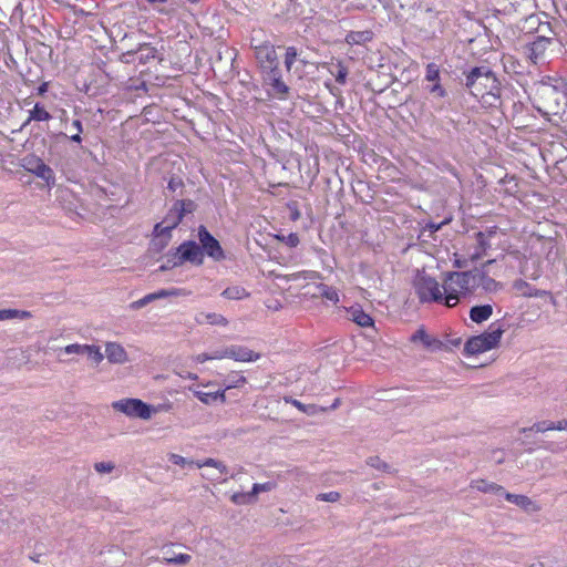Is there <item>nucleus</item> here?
Here are the masks:
<instances>
[{
	"mask_svg": "<svg viewBox=\"0 0 567 567\" xmlns=\"http://www.w3.org/2000/svg\"><path fill=\"white\" fill-rule=\"evenodd\" d=\"M190 558L192 557L188 554H178L174 557L166 558V561L173 565H186L190 561Z\"/></svg>",
	"mask_w": 567,
	"mask_h": 567,
	"instance_id": "bf43d9fd",
	"label": "nucleus"
},
{
	"mask_svg": "<svg viewBox=\"0 0 567 567\" xmlns=\"http://www.w3.org/2000/svg\"><path fill=\"white\" fill-rule=\"evenodd\" d=\"M383 76L384 79H382L381 74H378L375 81H369L368 84L371 86L373 92L379 94L384 92L395 80L391 74H383Z\"/></svg>",
	"mask_w": 567,
	"mask_h": 567,
	"instance_id": "c85d7f7f",
	"label": "nucleus"
},
{
	"mask_svg": "<svg viewBox=\"0 0 567 567\" xmlns=\"http://www.w3.org/2000/svg\"><path fill=\"white\" fill-rule=\"evenodd\" d=\"M163 223L167 224L168 227H172V230L175 229L181 224L179 219L177 218L175 212H173L172 208H169L168 212L166 213Z\"/></svg>",
	"mask_w": 567,
	"mask_h": 567,
	"instance_id": "5fc2aeb1",
	"label": "nucleus"
},
{
	"mask_svg": "<svg viewBox=\"0 0 567 567\" xmlns=\"http://www.w3.org/2000/svg\"><path fill=\"white\" fill-rule=\"evenodd\" d=\"M156 299L166 298L169 296H179L182 293L181 289L172 288V289H161L158 291L152 292Z\"/></svg>",
	"mask_w": 567,
	"mask_h": 567,
	"instance_id": "052dcab7",
	"label": "nucleus"
},
{
	"mask_svg": "<svg viewBox=\"0 0 567 567\" xmlns=\"http://www.w3.org/2000/svg\"><path fill=\"white\" fill-rule=\"evenodd\" d=\"M514 289L520 292V295L524 297H538L545 293V291L532 288V286L528 282L522 279L514 281Z\"/></svg>",
	"mask_w": 567,
	"mask_h": 567,
	"instance_id": "2f4dec72",
	"label": "nucleus"
},
{
	"mask_svg": "<svg viewBox=\"0 0 567 567\" xmlns=\"http://www.w3.org/2000/svg\"><path fill=\"white\" fill-rule=\"evenodd\" d=\"M275 238L281 243H285L290 248L297 247L300 243L299 236L296 233H290L287 236L281 234L276 235Z\"/></svg>",
	"mask_w": 567,
	"mask_h": 567,
	"instance_id": "c03bdc74",
	"label": "nucleus"
},
{
	"mask_svg": "<svg viewBox=\"0 0 567 567\" xmlns=\"http://www.w3.org/2000/svg\"><path fill=\"white\" fill-rule=\"evenodd\" d=\"M255 39L251 40V48L255 51V58L261 69L262 74L270 72L279 68V60L275 49V45L269 41H265L259 44H254Z\"/></svg>",
	"mask_w": 567,
	"mask_h": 567,
	"instance_id": "1a4fd4ad",
	"label": "nucleus"
},
{
	"mask_svg": "<svg viewBox=\"0 0 567 567\" xmlns=\"http://www.w3.org/2000/svg\"><path fill=\"white\" fill-rule=\"evenodd\" d=\"M341 495L339 492L331 491L328 493H320L317 495V499L321 502L334 503L340 499Z\"/></svg>",
	"mask_w": 567,
	"mask_h": 567,
	"instance_id": "6e6d98bb",
	"label": "nucleus"
},
{
	"mask_svg": "<svg viewBox=\"0 0 567 567\" xmlns=\"http://www.w3.org/2000/svg\"><path fill=\"white\" fill-rule=\"evenodd\" d=\"M231 502L237 505H246L255 503V499L250 492L248 493H235L231 496Z\"/></svg>",
	"mask_w": 567,
	"mask_h": 567,
	"instance_id": "de8ad7c7",
	"label": "nucleus"
},
{
	"mask_svg": "<svg viewBox=\"0 0 567 567\" xmlns=\"http://www.w3.org/2000/svg\"><path fill=\"white\" fill-rule=\"evenodd\" d=\"M287 403H291L293 406H296L299 411L306 413L307 415H316L319 411H324L326 409L320 408L316 404H305L296 399L289 398L285 399Z\"/></svg>",
	"mask_w": 567,
	"mask_h": 567,
	"instance_id": "f704fd0d",
	"label": "nucleus"
},
{
	"mask_svg": "<svg viewBox=\"0 0 567 567\" xmlns=\"http://www.w3.org/2000/svg\"><path fill=\"white\" fill-rule=\"evenodd\" d=\"M477 246L475 248V252L471 256L472 260L480 259L488 248H491V244L487 239L486 233L477 231L475 234Z\"/></svg>",
	"mask_w": 567,
	"mask_h": 567,
	"instance_id": "cd10ccee",
	"label": "nucleus"
},
{
	"mask_svg": "<svg viewBox=\"0 0 567 567\" xmlns=\"http://www.w3.org/2000/svg\"><path fill=\"white\" fill-rule=\"evenodd\" d=\"M172 255L174 258H178V262H182V265L189 262L195 266H202L204 264L198 241L193 239L183 241L178 247L174 248Z\"/></svg>",
	"mask_w": 567,
	"mask_h": 567,
	"instance_id": "9b49d317",
	"label": "nucleus"
},
{
	"mask_svg": "<svg viewBox=\"0 0 567 567\" xmlns=\"http://www.w3.org/2000/svg\"><path fill=\"white\" fill-rule=\"evenodd\" d=\"M471 487L475 488L482 493H491L496 496H502L505 494V488L502 485H498L493 482H487L486 480H476L471 483Z\"/></svg>",
	"mask_w": 567,
	"mask_h": 567,
	"instance_id": "b1692460",
	"label": "nucleus"
},
{
	"mask_svg": "<svg viewBox=\"0 0 567 567\" xmlns=\"http://www.w3.org/2000/svg\"><path fill=\"white\" fill-rule=\"evenodd\" d=\"M477 268L468 271H450L445 275L444 291L446 303L457 301L463 295L472 293L477 287Z\"/></svg>",
	"mask_w": 567,
	"mask_h": 567,
	"instance_id": "7ed1b4c3",
	"label": "nucleus"
},
{
	"mask_svg": "<svg viewBox=\"0 0 567 567\" xmlns=\"http://www.w3.org/2000/svg\"><path fill=\"white\" fill-rule=\"evenodd\" d=\"M84 355L91 359L94 363H100L104 358L100 350V347L94 344H87V350L84 353Z\"/></svg>",
	"mask_w": 567,
	"mask_h": 567,
	"instance_id": "49530a36",
	"label": "nucleus"
},
{
	"mask_svg": "<svg viewBox=\"0 0 567 567\" xmlns=\"http://www.w3.org/2000/svg\"><path fill=\"white\" fill-rule=\"evenodd\" d=\"M539 447L545 449V450H547V451H549L551 453H558V452L564 450L563 447H559L554 442H544Z\"/></svg>",
	"mask_w": 567,
	"mask_h": 567,
	"instance_id": "774afa93",
	"label": "nucleus"
},
{
	"mask_svg": "<svg viewBox=\"0 0 567 567\" xmlns=\"http://www.w3.org/2000/svg\"><path fill=\"white\" fill-rule=\"evenodd\" d=\"M52 118V115L40 102H37L32 110L29 111V116L22 124L20 130L25 128L32 121L35 122H48Z\"/></svg>",
	"mask_w": 567,
	"mask_h": 567,
	"instance_id": "412c9836",
	"label": "nucleus"
},
{
	"mask_svg": "<svg viewBox=\"0 0 567 567\" xmlns=\"http://www.w3.org/2000/svg\"><path fill=\"white\" fill-rule=\"evenodd\" d=\"M137 60V51L136 48L127 49L126 51L122 52V54L118 58V61L124 64H131Z\"/></svg>",
	"mask_w": 567,
	"mask_h": 567,
	"instance_id": "8fccbe9b",
	"label": "nucleus"
},
{
	"mask_svg": "<svg viewBox=\"0 0 567 567\" xmlns=\"http://www.w3.org/2000/svg\"><path fill=\"white\" fill-rule=\"evenodd\" d=\"M347 313L350 320L362 328H369L374 326L373 318L367 313L360 305L351 306L347 309Z\"/></svg>",
	"mask_w": 567,
	"mask_h": 567,
	"instance_id": "6ab92c4d",
	"label": "nucleus"
},
{
	"mask_svg": "<svg viewBox=\"0 0 567 567\" xmlns=\"http://www.w3.org/2000/svg\"><path fill=\"white\" fill-rule=\"evenodd\" d=\"M506 101L508 102L507 112L503 113V114L506 115V116L509 114L514 118L515 114L518 111L523 110V103L522 102H516L514 100H506Z\"/></svg>",
	"mask_w": 567,
	"mask_h": 567,
	"instance_id": "e2e57ef3",
	"label": "nucleus"
},
{
	"mask_svg": "<svg viewBox=\"0 0 567 567\" xmlns=\"http://www.w3.org/2000/svg\"><path fill=\"white\" fill-rule=\"evenodd\" d=\"M301 52L296 47H288L285 54V66L287 71H290L293 63L298 61Z\"/></svg>",
	"mask_w": 567,
	"mask_h": 567,
	"instance_id": "ea45409f",
	"label": "nucleus"
},
{
	"mask_svg": "<svg viewBox=\"0 0 567 567\" xmlns=\"http://www.w3.org/2000/svg\"><path fill=\"white\" fill-rule=\"evenodd\" d=\"M504 331L503 324L499 321L491 323L486 331L478 336L470 337L466 340L463 354L471 357L497 348Z\"/></svg>",
	"mask_w": 567,
	"mask_h": 567,
	"instance_id": "20e7f679",
	"label": "nucleus"
},
{
	"mask_svg": "<svg viewBox=\"0 0 567 567\" xmlns=\"http://www.w3.org/2000/svg\"><path fill=\"white\" fill-rule=\"evenodd\" d=\"M194 395L205 404H212L216 402V395H213V392L194 391Z\"/></svg>",
	"mask_w": 567,
	"mask_h": 567,
	"instance_id": "13d9d810",
	"label": "nucleus"
},
{
	"mask_svg": "<svg viewBox=\"0 0 567 567\" xmlns=\"http://www.w3.org/2000/svg\"><path fill=\"white\" fill-rule=\"evenodd\" d=\"M353 6L359 10L373 13L380 10L392 11L394 8L392 0H354Z\"/></svg>",
	"mask_w": 567,
	"mask_h": 567,
	"instance_id": "dca6fc26",
	"label": "nucleus"
},
{
	"mask_svg": "<svg viewBox=\"0 0 567 567\" xmlns=\"http://www.w3.org/2000/svg\"><path fill=\"white\" fill-rule=\"evenodd\" d=\"M501 497H504L509 503H513L525 511H528L533 505V501L525 495L512 494L505 491V494H503Z\"/></svg>",
	"mask_w": 567,
	"mask_h": 567,
	"instance_id": "7c9ffc66",
	"label": "nucleus"
},
{
	"mask_svg": "<svg viewBox=\"0 0 567 567\" xmlns=\"http://www.w3.org/2000/svg\"><path fill=\"white\" fill-rule=\"evenodd\" d=\"M225 354H228V358L240 362H252L260 358L259 353L254 352L247 347L236 344L228 347V352H225Z\"/></svg>",
	"mask_w": 567,
	"mask_h": 567,
	"instance_id": "f3484780",
	"label": "nucleus"
},
{
	"mask_svg": "<svg viewBox=\"0 0 567 567\" xmlns=\"http://www.w3.org/2000/svg\"><path fill=\"white\" fill-rule=\"evenodd\" d=\"M32 317V313L27 310L19 309H0V320H9V319H29Z\"/></svg>",
	"mask_w": 567,
	"mask_h": 567,
	"instance_id": "72a5a7b5",
	"label": "nucleus"
},
{
	"mask_svg": "<svg viewBox=\"0 0 567 567\" xmlns=\"http://www.w3.org/2000/svg\"><path fill=\"white\" fill-rule=\"evenodd\" d=\"M493 313V307L491 305H477L473 306L470 310V318L476 323H482L489 319Z\"/></svg>",
	"mask_w": 567,
	"mask_h": 567,
	"instance_id": "393cba45",
	"label": "nucleus"
},
{
	"mask_svg": "<svg viewBox=\"0 0 567 567\" xmlns=\"http://www.w3.org/2000/svg\"><path fill=\"white\" fill-rule=\"evenodd\" d=\"M184 187H185V184L179 176H177V175L171 176L168 184H167V189L169 192L175 193L176 190L179 189L178 196H184Z\"/></svg>",
	"mask_w": 567,
	"mask_h": 567,
	"instance_id": "37998d69",
	"label": "nucleus"
},
{
	"mask_svg": "<svg viewBox=\"0 0 567 567\" xmlns=\"http://www.w3.org/2000/svg\"><path fill=\"white\" fill-rule=\"evenodd\" d=\"M135 48L137 51V61L140 62V64H147L155 59H157L158 61H163V58L159 55L158 50L151 43L137 42Z\"/></svg>",
	"mask_w": 567,
	"mask_h": 567,
	"instance_id": "aec40b11",
	"label": "nucleus"
},
{
	"mask_svg": "<svg viewBox=\"0 0 567 567\" xmlns=\"http://www.w3.org/2000/svg\"><path fill=\"white\" fill-rule=\"evenodd\" d=\"M293 3V13L301 16L303 19L311 18L312 13L320 8V0H290Z\"/></svg>",
	"mask_w": 567,
	"mask_h": 567,
	"instance_id": "a211bd4d",
	"label": "nucleus"
},
{
	"mask_svg": "<svg viewBox=\"0 0 567 567\" xmlns=\"http://www.w3.org/2000/svg\"><path fill=\"white\" fill-rule=\"evenodd\" d=\"M374 33L371 30H362V31H350L346 35V42L348 44H365L373 39Z\"/></svg>",
	"mask_w": 567,
	"mask_h": 567,
	"instance_id": "a878e982",
	"label": "nucleus"
},
{
	"mask_svg": "<svg viewBox=\"0 0 567 567\" xmlns=\"http://www.w3.org/2000/svg\"><path fill=\"white\" fill-rule=\"evenodd\" d=\"M318 290H319V295L333 302V303H337L339 301V295H338V291L333 288V287H330L328 285H324V284H320L318 286Z\"/></svg>",
	"mask_w": 567,
	"mask_h": 567,
	"instance_id": "4c0bfd02",
	"label": "nucleus"
},
{
	"mask_svg": "<svg viewBox=\"0 0 567 567\" xmlns=\"http://www.w3.org/2000/svg\"><path fill=\"white\" fill-rule=\"evenodd\" d=\"M367 464L384 473H391L392 467L386 462L382 461L379 456H370L367 460Z\"/></svg>",
	"mask_w": 567,
	"mask_h": 567,
	"instance_id": "79ce46f5",
	"label": "nucleus"
},
{
	"mask_svg": "<svg viewBox=\"0 0 567 567\" xmlns=\"http://www.w3.org/2000/svg\"><path fill=\"white\" fill-rule=\"evenodd\" d=\"M153 234L155 237L162 238V248H165L172 238V227L164 226L163 221L157 223L154 226Z\"/></svg>",
	"mask_w": 567,
	"mask_h": 567,
	"instance_id": "473e14b6",
	"label": "nucleus"
},
{
	"mask_svg": "<svg viewBox=\"0 0 567 567\" xmlns=\"http://www.w3.org/2000/svg\"><path fill=\"white\" fill-rule=\"evenodd\" d=\"M106 358L112 363H123L127 360L124 348L115 342H109L105 349Z\"/></svg>",
	"mask_w": 567,
	"mask_h": 567,
	"instance_id": "5701e85b",
	"label": "nucleus"
},
{
	"mask_svg": "<svg viewBox=\"0 0 567 567\" xmlns=\"http://www.w3.org/2000/svg\"><path fill=\"white\" fill-rule=\"evenodd\" d=\"M221 296L225 297L226 299H230V300H240L245 297H248L249 293L246 291L245 288H243L240 286H233V287H227L221 292Z\"/></svg>",
	"mask_w": 567,
	"mask_h": 567,
	"instance_id": "c9c22d12",
	"label": "nucleus"
},
{
	"mask_svg": "<svg viewBox=\"0 0 567 567\" xmlns=\"http://www.w3.org/2000/svg\"><path fill=\"white\" fill-rule=\"evenodd\" d=\"M524 52L527 58L534 63H544L547 59L560 58L567 53L563 48V42L559 38L538 39L535 38L524 45Z\"/></svg>",
	"mask_w": 567,
	"mask_h": 567,
	"instance_id": "39448f33",
	"label": "nucleus"
},
{
	"mask_svg": "<svg viewBox=\"0 0 567 567\" xmlns=\"http://www.w3.org/2000/svg\"><path fill=\"white\" fill-rule=\"evenodd\" d=\"M415 292L421 302H443L445 293L440 290L439 282L424 271L417 272L414 280Z\"/></svg>",
	"mask_w": 567,
	"mask_h": 567,
	"instance_id": "423d86ee",
	"label": "nucleus"
},
{
	"mask_svg": "<svg viewBox=\"0 0 567 567\" xmlns=\"http://www.w3.org/2000/svg\"><path fill=\"white\" fill-rule=\"evenodd\" d=\"M174 249L168 250L166 254V261L159 266L158 271H166L173 269L175 267L182 266V262H178V258H174L172 252Z\"/></svg>",
	"mask_w": 567,
	"mask_h": 567,
	"instance_id": "a18cd8bd",
	"label": "nucleus"
},
{
	"mask_svg": "<svg viewBox=\"0 0 567 567\" xmlns=\"http://www.w3.org/2000/svg\"><path fill=\"white\" fill-rule=\"evenodd\" d=\"M246 383V378L237 372H231L225 380L226 389L239 388Z\"/></svg>",
	"mask_w": 567,
	"mask_h": 567,
	"instance_id": "a19ab883",
	"label": "nucleus"
},
{
	"mask_svg": "<svg viewBox=\"0 0 567 567\" xmlns=\"http://www.w3.org/2000/svg\"><path fill=\"white\" fill-rule=\"evenodd\" d=\"M287 208L289 210V218L292 221H296V220H298L301 217V214H300L299 206H298L297 202L288 203L287 204Z\"/></svg>",
	"mask_w": 567,
	"mask_h": 567,
	"instance_id": "0e129e2a",
	"label": "nucleus"
},
{
	"mask_svg": "<svg viewBox=\"0 0 567 567\" xmlns=\"http://www.w3.org/2000/svg\"><path fill=\"white\" fill-rule=\"evenodd\" d=\"M328 70L338 84L344 85L347 83L349 71L341 61L331 62Z\"/></svg>",
	"mask_w": 567,
	"mask_h": 567,
	"instance_id": "bb28decb",
	"label": "nucleus"
},
{
	"mask_svg": "<svg viewBox=\"0 0 567 567\" xmlns=\"http://www.w3.org/2000/svg\"><path fill=\"white\" fill-rule=\"evenodd\" d=\"M21 166L29 173L45 182L51 187L55 184L53 169L42 158L34 154H28L21 159Z\"/></svg>",
	"mask_w": 567,
	"mask_h": 567,
	"instance_id": "9d476101",
	"label": "nucleus"
},
{
	"mask_svg": "<svg viewBox=\"0 0 567 567\" xmlns=\"http://www.w3.org/2000/svg\"><path fill=\"white\" fill-rule=\"evenodd\" d=\"M197 239L203 258L207 256L214 261H223L226 254L219 240L207 229L205 225L197 228Z\"/></svg>",
	"mask_w": 567,
	"mask_h": 567,
	"instance_id": "0eeeda50",
	"label": "nucleus"
},
{
	"mask_svg": "<svg viewBox=\"0 0 567 567\" xmlns=\"http://www.w3.org/2000/svg\"><path fill=\"white\" fill-rule=\"evenodd\" d=\"M551 430H554V422L553 421H540V422L534 423L529 427H522L519 430V432L520 433H527V432H532V431H535V432H546V431H551Z\"/></svg>",
	"mask_w": 567,
	"mask_h": 567,
	"instance_id": "58836bf2",
	"label": "nucleus"
},
{
	"mask_svg": "<svg viewBox=\"0 0 567 567\" xmlns=\"http://www.w3.org/2000/svg\"><path fill=\"white\" fill-rule=\"evenodd\" d=\"M538 112L557 115L567 104V83L561 78H546L535 85Z\"/></svg>",
	"mask_w": 567,
	"mask_h": 567,
	"instance_id": "f03ea898",
	"label": "nucleus"
},
{
	"mask_svg": "<svg viewBox=\"0 0 567 567\" xmlns=\"http://www.w3.org/2000/svg\"><path fill=\"white\" fill-rule=\"evenodd\" d=\"M97 69L106 76L109 81H113L115 76L113 75V72L107 69V64L105 61L100 60L96 63Z\"/></svg>",
	"mask_w": 567,
	"mask_h": 567,
	"instance_id": "338daca9",
	"label": "nucleus"
},
{
	"mask_svg": "<svg viewBox=\"0 0 567 567\" xmlns=\"http://www.w3.org/2000/svg\"><path fill=\"white\" fill-rule=\"evenodd\" d=\"M424 80L429 82L424 89L433 97L444 99L447 96L446 89L441 84V70L439 64L431 62L426 65Z\"/></svg>",
	"mask_w": 567,
	"mask_h": 567,
	"instance_id": "ddd939ff",
	"label": "nucleus"
},
{
	"mask_svg": "<svg viewBox=\"0 0 567 567\" xmlns=\"http://www.w3.org/2000/svg\"><path fill=\"white\" fill-rule=\"evenodd\" d=\"M542 20V13H533L522 19L518 23V28L523 33L532 34L535 37Z\"/></svg>",
	"mask_w": 567,
	"mask_h": 567,
	"instance_id": "4be33fe9",
	"label": "nucleus"
},
{
	"mask_svg": "<svg viewBox=\"0 0 567 567\" xmlns=\"http://www.w3.org/2000/svg\"><path fill=\"white\" fill-rule=\"evenodd\" d=\"M262 79L264 83L269 87V96L281 101L288 99L290 87L284 82L280 69L264 73Z\"/></svg>",
	"mask_w": 567,
	"mask_h": 567,
	"instance_id": "f8f14e48",
	"label": "nucleus"
},
{
	"mask_svg": "<svg viewBox=\"0 0 567 567\" xmlns=\"http://www.w3.org/2000/svg\"><path fill=\"white\" fill-rule=\"evenodd\" d=\"M450 223V219H444L443 221L441 223H433V221H430L427 223L421 230L420 233V237H423V236H427L430 238H434V234L436 231H439L444 225L449 224Z\"/></svg>",
	"mask_w": 567,
	"mask_h": 567,
	"instance_id": "e433bc0d",
	"label": "nucleus"
},
{
	"mask_svg": "<svg viewBox=\"0 0 567 567\" xmlns=\"http://www.w3.org/2000/svg\"><path fill=\"white\" fill-rule=\"evenodd\" d=\"M115 465L112 462H97L94 464V468L99 473H111Z\"/></svg>",
	"mask_w": 567,
	"mask_h": 567,
	"instance_id": "69168bd1",
	"label": "nucleus"
},
{
	"mask_svg": "<svg viewBox=\"0 0 567 567\" xmlns=\"http://www.w3.org/2000/svg\"><path fill=\"white\" fill-rule=\"evenodd\" d=\"M411 342H421L423 347L431 351H437L442 349H447L449 346L445 344L437 338L431 337L426 330L421 327L419 328L410 338Z\"/></svg>",
	"mask_w": 567,
	"mask_h": 567,
	"instance_id": "4468645a",
	"label": "nucleus"
},
{
	"mask_svg": "<svg viewBox=\"0 0 567 567\" xmlns=\"http://www.w3.org/2000/svg\"><path fill=\"white\" fill-rule=\"evenodd\" d=\"M177 206L184 209L186 214H193L197 209V204L193 199L182 198L177 199Z\"/></svg>",
	"mask_w": 567,
	"mask_h": 567,
	"instance_id": "3c124183",
	"label": "nucleus"
},
{
	"mask_svg": "<svg viewBox=\"0 0 567 567\" xmlns=\"http://www.w3.org/2000/svg\"><path fill=\"white\" fill-rule=\"evenodd\" d=\"M476 277V287H482L485 291L488 292L495 291L497 289L498 282L495 279L487 276L484 271L477 269Z\"/></svg>",
	"mask_w": 567,
	"mask_h": 567,
	"instance_id": "c756f323",
	"label": "nucleus"
},
{
	"mask_svg": "<svg viewBox=\"0 0 567 567\" xmlns=\"http://www.w3.org/2000/svg\"><path fill=\"white\" fill-rule=\"evenodd\" d=\"M545 20H542L540 25L535 34V38L538 39H548L559 38L563 32V27L559 21L553 19L548 20V16L546 13H542Z\"/></svg>",
	"mask_w": 567,
	"mask_h": 567,
	"instance_id": "2eb2a0df",
	"label": "nucleus"
},
{
	"mask_svg": "<svg viewBox=\"0 0 567 567\" xmlns=\"http://www.w3.org/2000/svg\"><path fill=\"white\" fill-rule=\"evenodd\" d=\"M86 350H87V344H79V343L69 344L63 348V351L68 354L75 353V354L84 355Z\"/></svg>",
	"mask_w": 567,
	"mask_h": 567,
	"instance_id": "864d4df0",
	"label": "nucleus"
},
{
	"mask_svg": "<svg viewBox=\"0 0 567 567\" xmlns=\"http://www.w3.org/2000/svg\"><path fill=\"white\" fill-rule=\"evenodd\" d=\"M462 74V84L471 95L482 97L489 106L501 109L502 113L507 112L508 102L502 99L501 81L488 66H472Z\"/></svg>",
	"mask_w": 567,
	"mask_h": 567,
	"instance_id": "f257e3e1",
	"label": "nucleus"
},
{
	"mask_svg": "<svg viewBox=\"0 0 567 567\" xmlns=\"http://www.w3.org/2000/svg\"><path fill=\"white\" fill-rule=\"evenodd\" d=\"M154 300H155V296L153 293H148V295L144 296L143 298H141L140 300L132 302L130 305V307L132 309H141Z\"/></svg>",
	"mask_w": 567,
	"mask_h": 567,
	"instance_id": "680f3d73",
	"label": "nucleus"
},
{
	"mask_svg": "<svg viewBox=\"0 0 567 567\" xmlns=\"http://www.w3.org/2000/svg\"><path fill=\"white\" fill-rule=\"evenodd\" d=\"M168 461H169L172 464L181 465V466H185V465H194V464H196L194 461L187 460V458H185L184 456L178 455V454H175V453H171V454L168 455Z\"/></svg>",
	"mask_w": 567,
	"mask_h": 567,
	"instance_id": "4d7b16f0",
	"label": "nucleus"
},
{
	"mask_svg": "<svg viewBox=\"0 0 567 567\" xmlns=\"http://www.w3.org/2000/svg\"><path fill=\"white\" fill-rule=\"evenodd\" d=\"M115 411L122 412L130 417H138L142 420H150L155 408L140 399H123L112 403Z\"/></svg>",
	"mask_w": 567,
	"mask_h": 567,
	"instance_id": "6e6552de",
	"label": "nucleus"
},
{
	"mask_svg": "<svg viewBox=\"0 0 567 567\" xmlns=\"http://www.w3.org/2000/svg\"><path fill=\"white\" fill-rule=\"evenodd\" d=\"M274 485H275V484H274L272 482H266V483H262V484H260V483H255V484L252 485L251 491H250V493H251V495H252V497H254L255 502L257 501V496H258V494H259V493H261V492H268V491H271V489H272V487H274Z\"/></svg>",
	"mask_w": 567,
	"mask_h": 567,
	"instance_id": "09e8293b",
	"label": "nucleus"
},
{
	"mask_svg": "<svg viewBox=\"0 0 567 567\" xmlns=\"http://www.w3.org/2000/svg\"><path fill=\"white\" fill-rule=\"evenodd\" d=\"M204 316H205L206 321L210 324H217V326H226L227 324V319L219 313L212 312V313H205Z\"/></svg>",
	"mask_w": 567,
	"mask_h": 567,
	"instance_id": "603ef678",
	"label": "nucleus"
}]
</instances>
